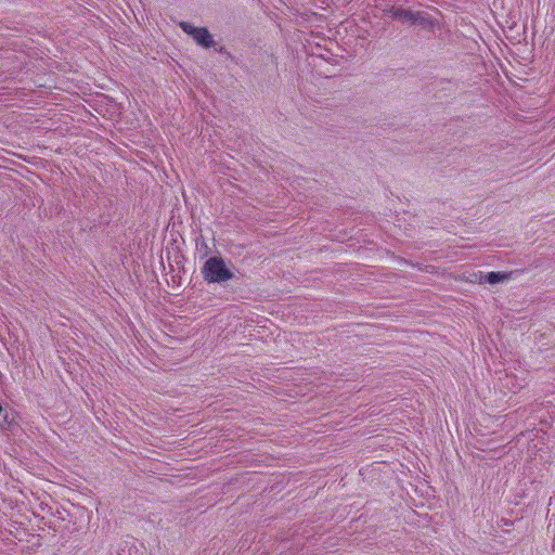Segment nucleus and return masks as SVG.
Masks as SVG:
<instances>
[{
  "mask_svg": "<svg viewBox=\"0 0 555 555\" xmlns=\"http://www.w3.org/2000/svg\"><path fill=\"white\" fill-rule=\"evenodd\" d=\"M202 273L208 283H221L233 278L232 272L227 268L220 257H210L203 266Z\"/></svg>",
  "mask_w": 555,
  "mask_h": 555,
  "instance_id": "obj_1",
  "label": "nucleus"
},
{
  "mask_svg": "<svg viewBox=\"0 0 555 555\" xmlns=\"http://www.w3.org/2000/svg\"><path fill=\"white\" fill-rule=\"evenodd\" d=\"M183 30L192 35L193 39L201 46L209 48L212 46V37L205 27H194L189 23H181Z\"/></svg>",
  "mask_w": 555,
  "mask_h": 555,
  "instance_id": "obj_2",
  "label": "nucleus"
},
{
  "mask_svg": "<svg viewBox=\"0 0 555 555\" xmlns=\"http://www.w3.org/2000/svg\"><path fill=\"white\" fill-rule=\"evenodd\" d=\"M506 278H507V275L504 273L490 272V273H488V275L486 278V282H488L489 284H495V283H499V282L505 280Z\"/></svg>",
  "mask_w": 555,
  "mask_h": 555,
  "instance_id": "obj_4",
  "label": "nucleus"
},
{
  "mask_svg": "<svg viewBox=\"0 0 555 555\" xmlns=\"http://www.w3.org/2000/svg\"><path fill=\"white\" fill-rule=\"evenodd\" d=\"M393 16L400 21L415 24L421 20L420 12H411L403 9H397L393 11Z\"/></svg>",
  "mask_w": 555,
  "mask_h": 555,
  "instance_id": "obj_3",
  "label": "nucleus"
}]
</instances>
